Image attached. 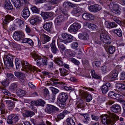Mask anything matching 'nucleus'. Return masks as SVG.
I'll return each mask as SVG.
<instances>
[{
	"label": "nucleus",
	"mask_w": 125,
	"mask_h": 125,
	"mask_svg": "<svg viewBox=\"0 0 125 125\" xmlns=\"http://www.w3.org/2000/svg\"><path fill=\"white\" fill-rule=\"evenodd\" d=\"M64 53L65 55H68V56H73V55H74L73 54L71 53L70 50L68 49H67L65 51Z\"/></svg>",
	"instance_id": "obj_64"
},
{
	"label": "nucleus",
	"mask_w": 125,
	"mask_h": 125,
	"mask_svg": "<svg viewBox=\"0 0 125 125\" xmlns=\"http://www.w3.org/2000/svg\"><path fill=\"white\" fill-rule=\"evenodd\" d=\"M81 10V8H73L72 11V14H76Z\"/></svg>",
	"instance_id": "obj_54"
},
{
	"label": "nucleus",
	"mask_w": 125,
	"mask_h": 125,
	"mask_svg": "<svg viewBox=\"0 0 125 125\" xmlns=\"http://www.w3.org/2000/svg\"><path fill=\"white\" fill-rule=\"evenodd\" d=\"M6 1L4 3V5L5 8H13V6L9 0H5Z\"/></svg>",
	"instance_id": "obj_43"
},
{
	"label": "nucleus",
	"mask_w": 125,
	"mask_h": 125,
	"mask_svg": "<svg viewBox=\"0 0 125 125\" xmlns=\"http://www.w3.org/2000/svg\"><path fill=\"white\" fill-rule=\"evenodd\" d=\"M31 103L36 106L41 105L43 106L45 102L44 100H42L41 99L36 101H31Z\"/></svg>",
	"instance_id": "obj_23"
},
{
	"label": "nucleus",
	"mask_w": 125,
	"mask_h": 125,
	"mask_svg": "<svg viewBox=\"0 0 125 125\" xmlns=\"http://www.w3.org/2000/svg\"><path fill=\"white\" fill-rule=\"evenodd\" d=\"M35 115V113L31 111H26L23 114V115L25 117H31Z\"/></svg>",
	"instance_id": "obj_30"
},
{
	"label": "nucleus",
	"mask_w": 125,
	"mask_h": 125,
	"mask_svg": "<svg viewBox=\"0 0 125 125\" xmlns=\"http://www.w3.org/2000/svg\"><path fill=\"white\" fill-rule=\"evenodd\" d=\"M12 20L11 16L9 15H6L5 17L4 20H3V22L5 24H8L9 22Z\"/></svg>",
	"instance_id": "obj_29"
},
{
	"label": "nucleus",
	"mask_w": 125,
	"mask_h": 125,
	"mask_svg": "<svg viewBox=\"0 0 125 125\" xmlns=\"http://www.w3.org/2000/svg\"><path fill=\"white\" fill-rule=\"evenodd\" d=\"M7 122L9 124H12L18 121L20 119V116L17 114L11 115L8 117Z\"/></svg>",
	"instance_id": "obj_4"
},
{
	"label": "nucleus",
	"mask_w": 125,
	"mask_h": 125,
	"mask_svg": "<svg viewBox=\"0 0 125 125\" xmlns=\"http://www.w3.org/2000/svg\"><path fill=\"white\" fill-rule=\"evenodd\" d=\"M1 83L4 87H6L8 86L9 84V80L8 79H6L3 81Z\"/></svg>",
	"instance_id": "obj_44"
},
{
	"label": "nucleus",
	"mask_w": 125,
	"mask_h": 125,
	"mask_svg": "<svg viewBox=\"0 0 125 125\" xmlns=\"http://www.w3.org/2000/svg\"><path fill=\"white\" fill-rule=\"evenodd\" d=\"M108 96L111 98H115L118 97V95L113 91L110 92L108 94Z\"/></svg>",
	"instance_id": "obj_45"
},
{
	"label": "nucleus",
	"mask_w": 125,
	"mask_h": 125,
	"mask_svg": "<svg viewBox=\"0 0 125 125\" xmlns=\"http://www.w3.org/2000/svg\"><path fill=\"white\" fill-rule=\"evenodd\" d=\"M44 20L48 19L49 17H51L53 15L52 12H43L41 14Z\"/></svg>",
	"instance_id": "obj_21"
},
{
	"label": "nucleus",
	"mask_w": 125,
	"mask_h": 125,
	"mask_svg": "<svg viewBox=\"0 0 125 125\" xmlns=\"http://www.w3.org/2000/svg\"><path fill=\"white\" fill-rule=\"evenodd\" d=\"M82 18L85 20L89 21L94 19V16L93 15L91 14L84 13L83 14Z\"/></svg>",
	"instance_id": "obj_18"
},
{
	"label": "nucleus",
	"mask_w": 125,
	"mask_h": 125,
	"mask_svg": "<svg viewBox=\"0 0 125 125\" xmlns=\"http://www.w3.org/2000/svg\"><path fill=\"white\" fill-rule=\"evenodd\" d=\"M88 9L91 12H95L100 10L101 8H88Z\"/></svg>",
	"instance_id": "obj_61"
},
{
	"label": "nucleus",
	"mask_w": 125,
	"mask_h": 125,
	"mask_svg": "<svg viewBox=\"0 0 125 125\" xmlns=\"http://www.w3.org/2000/svg\"><path fill=\"white\" fill-rule=\"evenodd\" d=\"M48 59L46 57L42 58V64L43 65H47V64Z\"/></svg>",
	"instance_id": "obj_60"
},
{
	"label": "nucleus",
	"mask_w": 125,
	"mask_h": 125,
	"mask_svg": "<svg viewBox=\"0 0 125 125\" xmlns=\"http://www.w3.org/2000/svg\"><path fill=\"white\" fill-rule=\"evenodd\" d=\"M110 109L112 112L115 113L120 112L121 110L120 106L117 104L113 105L111 107Z\"/></svg>",
	"instance_id": "obj_12"
},
{
	"label": "nucleus",
	"mask_w": 125,
	"mask_h": 125,
	"mask_svg": "<svg viewBox=\"0 0 125 125\" xmlns=\"http://www.w3.org/2000/svg\"><path fill=\"white\" fill-rule=\"evenodd\" d=\"M117 72L115 70L113 71L109 75V78L111 80H114L115 79L118 75Z\"/></svg>",
	"instance_id": "obj_27"
},
{
	"label": "nucleus",
	"mask_w": 125,
	"mask_h": 125,
	"mask_svg": "<svg viewBox=\"0 0 125 125\" xmlns=\"http://www.w3.org/2000/svg\"><path fill=\"white\" fill-rule=\"evenodd\" d=\"M71 60L72 62L75 65H78L80 64V62L78 61L73 58H72L71 59Z\"/></svg>",
	"instance_id": "obj_55"
},
{
	"label": "nucleus",
	"mask_w": 125,
	"mask_h": 125,
	"mask_svg": "<svg viewBox=\"0 0 125 125\" xmlns=\"http://www.w3.org/2000/svg\"><path fill=\"white\" fill-rule=\"evenodd\" d=\"M58 47L59 48L61 51L63 52L65 49V47L63 44L60 43L59 44H58Z\"/></svg>",
	"instance_id": "obj_53"
},
{
	"label": "nucleus",
	"mask_w": 125,
	"mask_h": 125,
	"mask_svg": "<svg viewBox=\"0 0 125 125\" xmlns=\"http://www.w3.org/2000/svg\"><path fill=\"white\" fill-rule=\"evenodd\" d=\"M21 64L22 68L24 69V71L27 73L33 72L37 70V68L36 67L34 66L33 67L27 61H22Z\"/></svg>",
	"instance_id": "obj_2"
},
{
	"label": "nucleus",
	"mask_w": 125,
	"mask_h": 125,
	"mask_svg": "<svg viewBox=\"0 0 125 125\" xmlns=\"http://www.w3.org/2000/svg\"><path fill=\"white\" fill-rule=\"evenodd\" d=\"M68 97V96L66 93L62 92L59 94L57 100L59 101H66Z\"/></svg>",
	"instance_id": "obj_11"
},
{
	"label": "nucleus",
	"mask_w": 125,
	"mask_h": 125,
	"mask_svg": "<svg viewBox=\"0 0 125 125\" xmlns=\"http://www.w3.org/2000/svg\"><path fill=\"white\" fill-rule=\"evenodd\" d=\"M78 46V43L77 42H74L71 44V47L73 49L76 48Z\"/></svg>",
	"instance_id": "obj_59"
},
{
	"label": "nucleus",
	"mask_w": 125,
	"mask_h": 125,
	"mask_svg": "<svg viewBox=\"0 0 125 125\" xmlns=\"http://www.w3.org/2000/svg\"><path fill=\"white\" fill-rule=\"evenodd\" d=\"M101 40L104 43L109 44L111 41L110 37L104 33L101 34L100 36Z\"/></svg>",
	"instance_id": "obj_5"
},
{
	"label": "nucleus",
	"mask_w": 125,
	"mask_h": 125,
	"mask_svg": "<svg viewBox=\"0 0 125 125\" xmlns=\"http://www.w3.org/2000/svg\"><path fill=\"white\" fill-rule=\"evenodd\" d=\"M114 33L119 37H121L122 36V32L120 29H117L114 30Z\"/></svg>",
	"instance_id": "obj_47"
},
{
	"label": "nucleus",
	"mask_w": 125,
	"mask_h": 125,
	"mask_svg": "<svg viewBox=\"0 0 125 125\" xmlns=\"http://www.w3.org/2000/svg\"><path fill=\"white\" fill-rule=\"evenodd\" d=\"M84 25L89 28L91 30H96V26L95 24L88 22H85L84 24Z\"/></svg>",
	"instance_id": "obj_26"
},
{
	"label": "nucleus",
	"mask_w": 125,
	"mask_h": 125,
	"mask_svg": "<svg viewBox=\"0 0 125 125\" xmlns=\"http://www.w3.org/2000/svg\"><path fill=\"white\" fill-rule=\"evenodd\" d=\"M22 61H21L20 60L17 58L15 59V65L16 66V68L17 69H19L20 66L21 64Z\"/></svg>",
	"instance_id": "obj_37"
},
{
	"label": "nucleus",
	"mask_w": 125,
	"mask_h": 125,
	"mask_svg": "<svg viewBox=\"0 0 125 125\" xmlns=\"http://www.w3.org/2000/svg\"><path fill=\"white\" fill-rule=\"evenodd\" d=\"M71 60L72 62L75 65H78L80 64V62L78 61L73 58H72L71 59Z\"/></svg>",
	"instance_id": "obj_56"
},
{
	"label": "nucleus",
	"mask_w": 125,
	"mask_h": 125,
	"mask_svg": "<svg viewBox=\"0 0 125 125\" xmlns=\"http://www.w3.org/2000/svg\"><path fill=\"white\" fill-rule=\"evenodd\" d=\"M55 62L60 66H62L63 65V62L59 58H55L54 59Z\"/></svg>",
	"instance_id": "obj_36"
},
{
	"label": "nucleus",
	"mask_w": 125,
	"mask_h": 125,
	"mask_svg": "<svg viewBox=\"0 0 125 125\" xmlns=\"http://www.w3.org/2000/svg\"><path fill=\"white\" fill-rule=\"evenodd\" d=\"M52 82H51L52 84L53 85H56L58 84H66L65 83L62 82H59L60 80L56 78L55 77H53L50 79Z\"/></svg>",
	"instance_id": "obj_16"
},
{
	"label": "nucleus",
	"mask_w": 125,
	"mask_h": 125,
	"mask_svg": "<svg viewBox=\"0 0 125 125\" xmlns=\"http://www.w3.org/2000/svg\"><path fill=\"white\" fill-rule=\"evenodd\" d=\"M50 88L52 91L53 95H55L59 92V90L53 87H50Z\"/></svg>",
	"instance_id": "obj_49"
},
{
	"label": "nucleus",
	"mask_w": 125,
	"mask_h": 125,
	"mask_svg": "<svg viewBox=\"0 0 125 125\" xmlns=\"http://www.w3.org/2000/svg\"><path fill=\"white\" fill-rule=\"evenodd\" d=\"M51 50L52 53L54 54H57L59 52V50L56 47L51 48Z\"/></svg>",
	"instance_id": "obj_62"
},
{
	"label": "nucleus",
	"mask_w": 125,
	"mask_h": 125,
	"mask_svg": "<svg viewBox=\"0 0 125 125\" xmlns=\"http://www.w3.org/2000/svg\"><path fill=\"white\" fill-rule=\"evenodd\" d=\"M10 88L12 91H17V85L16 83H12L10 87Z\"/></svg>",
	"instance_id": "obj_41"
},
{
	"label": "nucleus",
	"mask_w": 125,
	"mask_h": 125,
	"mask_svg": "<svg viewBox=\"0 0 125 125\" xmlns=\"http://www.w3.org/2000/svg\"><path fill=\"white\" fill-rule=\"evenodd\" d=\"M40 18L36 15H33L31 17L30 21V23L34 25L36 23L40 21Z\"/></svg>",
	"instance_id": "obj_13"
},
{
	"label": "nucleus",
	"mask_w": 125,
	"mask_h": 125,
	"mask_svg": "<svg viewBox=\"0 0 125 125\" xmlns=\"http://www.w3.org/2000/svg\"><path fill=\"white\" fill-rule=\"evenodd\" d=\"M21 15L22 17L25 19L27 18L30 15V12L28 8H24Z\"/></svg>",
	"instance_id": "obj_20"
},
{
	"label": "nucleus",
	"mask_w": 125,
	"mask_h": 125,
	"mask_svg": "<svg viewBox=\"0 0 125 125\" xmlns=\"http://www.w3.org/2000/svg\"><path fill=\"white\" fill-rule=\"evenodd\" d=\"M91 117L92 120L96 121H98L99 118V117L98 116L93 114L91 115Z\"/></svg>",
	"instance_id": "obj_63"
},
{
	"label": "nucleus",
	"mask_w": 125,
	"mask_h": 125,
	"mask_svg": "<svg viewBox=\"0 0 125 125\" xmlns=\"http://www.w3.org/2000/svg\"><path fill=\"white\" fill-rule=\"evenodd\" d=\"M67 125H75L76 120L74 118H69L66 120Z\"/></svg>",
	"instance_id": "obj_24"
},
{
	"label": "nucleus",
	"mask_w": 125,
	"mask_h": 125,
	"mask_svg": "<svg viewBox=\"0 0 125 125\" xmlns=\"http://www.w3.org/2000/svg\"><path fill=\"white\" fill-rule=\"evenodd\" d=\"M6 61L8 62L7 65L9 64L10 66L13 67V57L10 54L6 55Z\"/></svg>",
	"instance_id": "obj_17"
},
{
	"label": "nucleus",
	"mask_w": 125,
	"mask_h": 125,
	"mask_svg": "<svg viewBox=\"0 0 125 125\" xmlns=\"http://www.w3.org/2000/svg\"><path fill=\"white\" fill-rule=\"evenodd\" d=\"M111 10L112 12L115 14H119L120 13V11L118 8H112Z\"/></svg>",
	"instance_id": "obj_58"
},
{
	"label": "nucleus",
	"mask_w": 125,
	"mask_h": 125,
	"mask_svg": "<svg viewBox=\"0 0 125 125\" xmlns=\"http://www.w3.org/2000/svg\"><path fill=\"white\" fill-rule=\"evenodd\" d=\"M57 102L59 104V106L61 107H64L65 106L66 101H59L58 100H57Z\"/></svg>",
	"instance_id": "obj_52"
},
{
	"label": "nucleus",
	"mask_w": 125,
	"mask_h": 125,
	"mask_svg": "<svg viewBox=\"0 0 125 125\" xmlns=\"http://www.w3.org/2000/svg\"><path fill=\"white\" fill-rule=\"evenodd\" d=\"M17 95L19 97L23 96L25 94V92L21 89L19 90L18 91Z\"/></svg>",
	"instance_id": "obj_48"
},
{
	"label": "nucleus",
	"mask_w": 125,
	"mask_h": 125,
	"mask_svg": "<svg viewBox=\"0 0 125 125\" xmlns=\"http://www.w3.org/2000/svg\"><path fill=\"white\" fill-rule=\"evenodd\" d=\"M2 92L5 94L9 96H10L11 95V93L6 89H3L2 90Z\"/></svg>",
	"instance_id": "obj_57"
},
{
	"label": "nucleus",
	"mask_w": 125,
	"mask_h": 125,
	"mask_svg": "<svg viewBox=\"0 0 125 125\" xmlns=\"http://www.w3.org/2000/svg\"><path fill=\"white\" fill-rule=\"evenodd\" d=\"M110 84L107 83L104 84L101 87V90L102 93L104 94H106L110 89Z\"/></svg>",
	"instance_id": "obj_10"
},
{
	"label": "nucleus",
	"mask_w": 125,
	"mask_h": 125,
	"mask_svg": "<svg viewBox=\"0 0 125 125\" xmlns=\"http://www.w3.org/2000/svg\"><path fill=\"white\" fill-rule=\"evenodd\" d=\"M91 73L92 78L97 79H100V76L97 74L96 73L94 70H92L91 71Z\"/></svg>",
	"instance_id": "obj_35"
},
{
	"label": "nucleus",
	"mask_w": 125,
	"mask_h": 125,
	"mask_svg": "<svg viewBox=\"0 0 125 125\" xmlns=\"http://www.w3.org/2000/svg\"><path fill=\"white\" fill-rule=\"evenodd\" d=\"M52 23L51 22H46L43 25V28L45 30L49 32H52Z\"/></svg>",
	"instance_id": "obj_15"
},
{
	"label": "nucleus",
	"mask_w": 125,
	"mask_h": 125,
	"mask_svg": "<svg viewBox=\"0 0 125 125\" xmlns=\"http://www.w3.org/2000/svg\"><path fill=\"white\" fill-rule=\"evenodd\" d=\"M26 6L25 8H36L35 6H32L29 2L27 1V0H23Z\"/></svg>",
	"instance_id": "obj_51"
},
{
	"label": "nucleus",
	"mask_w": 125,
	"mask_h": 125,
	"mask_svg": "<svg viewBox=\"0 0 125 125\" xmlns=\"http://www.w3.org/2000/svg\"><path fill=\"white\" fill-rule=\"evenodd\" d=\"M62 36L63 39L64 40V42L69 43L73 41V36L70 34H69L66 33H63L62 34Z\"/></svg>",
	"instance_id": "obj_8"
},
{
	"label": "nucleus",
	"mask_w": 125,
	"mask_h": 125,
	"mask_svg": "<svg viewBox=\"0 0 125 125\" xmlns=\"http://www.w3.org/2000/svg\"><path fill=\"white\" fill-rule=\"evenodd\" d=\"M63 16L61 15H59L57 17L55 20V24L57 25L61 24V22H63L64 20Z\"/></svg>",
	"instance_id": "obj_19"
},
{
	"label": "nucleus",
	"mask_w": 125,
	"mask_h": 125,
	"mask_svg": "<svg viewBox=\"0 0 125 125\" xmlns=\"http://www.w3.org/2000/svg\"><path fill=\"white\" fill-rule=\"evenodd\" d=\"M24 36V33L21 31H15L13 35L14 39L18 41L21 40Z\"/></svg>",
	"instance_id": "obj_7"
},
{
	"label": "nucleus",
	"mask_w": 125,
	"mask_h": 125,
	"mask_svg": "<svg viewBox=\"0 0 125 125\" xmlns=\"http://www.w3.org/2000/svg\"><path fill=\"white\" fill-rule=\"evenodd\" d=\"M81 27V26L79 24L74 23L68 29V31L71 32L73 33L76 32Z\"/></svg>",
	"instance_id": "obj_6"
},
{
	"label": "nucleus",
	"mask_w": 125,
	"mask_h": 125,
	"mask_svg": "<svg viewBox=\"0 0 125 125\" xmlns=\"http://www.w3.org/2000/svg\"><path fill=\"white\" fill-rule=\"evenodd\" d=\"M78 36L79 39L83 40H86L88 38V36L87 33H80Z\"/></svg>",
	"instance_id": "obj_33"
},
{
	"label": "nucleus",
	"mask_w": 125,
	"mask_h": 125,
	"mask_svg": "<svg viewBox=\"0 0 125 125\" xmlns=\"http://www.w3.org/2000/svg\"><path fill=\"white\" fill-rule=\"evenodd\" d=\"M102 73L103 74L109 71L108 67L104 65L101 68Z\"/></svg>",
	"instance_id": "obj_40"
},
{
	"label": "nucleus",
	"mask_w": 125,
	"mask_h": 125,
	"mask_svg": "<svg viewBox=\"0 0 125 125\" xmlns=\"http://www.w3.org/2000/svg\"><path fill=\"white\" fill-rule=\"evenodd\" d=\"M59 109L53 105L47 104L45 111L49 114H54L59 112Z\"/></svg>",
	"instance_id": "obj_3"
},
{
	"label": "nucleus",
	"mask_w": 125,
	"mask_h": 125,
	"mask_svg": "<svg viewBox=\"0 0 125 125\" xmlns=\"http://www.w3.org/2000/svg\"><path fill=\"white\" fill-rule=\"evenodd\" d=\"M5 105L2 103H1L0 105V113L4 114L6 112V110L4 108Z\"/></svg>",
	"instance_id": "obj_42"
},
{
	"label": "nucleus",
	"mask_w": 125,
	"mask_h": 125,
	"mask_svg": "<svg viewBox=\"0 0 125 125\" xmlns=\"http://www.w3.org/2000/svg\"><path fill=\"white\" fill-rule=\"evenodd\" d=\"M92 64L94 67H98L100 66L101 63L100 61H96L93 62Z\"/></svg>",
	"instance_id": "obj_50"
},
{
	"label": "nucleus",
	"mask_w": 125,
	"mask_h": 125,
	"mask_svg": "<svg viewBox=\"0 0 125 125\" xmlns=\"http://www.w3.org/2000/svg\"><path fill=\"white\" fill-rule=\"evenodd\" d=\"M108 47H109V52L110 54H112L115 51V47L110 45H108Z\"/></svg>",
	"instance_id": "obj_46"
},
{
	"label": "nucleus",
	"mask_w": 125,
	"mask_h": 125,
	"mask_svg": "<svg viewBox=\"0 0 125 125\" xmlns=\"http://www.w3.org/2000/svg\"><path fill=\"white\" fill-rule=\"evenodd\" d=\"M51 38L48 35L44 33L41 34V40L43 44L49 42L51 40Z\"/></svg>",
	"instance_id": "obj_14"
},
{
	"label": "nucleus",
	"mask_w": 125,
	"mask_h": 125,
	"mask_svg": "<svg viewBox=\"0 0 125 125\" xmlns=\"http://www.w3.org/2000/svg\"><path fill=\"white\" fill-rule=\"evenodd\" d=\"M59 70L62 76H65L68 74V72L63 68L60 69Z\"/></svg>",
	"instance_id": "obj_39"
},
{
	"label": "nucleus",
	"mask_w": 125,
	"mask_h": 125,
	"mask_svg": "<svg viewBox=\"0 0 125 125\" xmlns=\"http://www.w3.org/2000/svg\"><path fill=\"white\" fill-rule=\"evenodd\" d=\"M9 110H11L14 107V103L11 100H6L5 101Z\"/></svg>",
	"instance_id": "obj_22"
},
{
	"label": "nucleus",
	"mask_w": 125,
	"mask_h": 125,
	"mask_svg": "<svg viewBox=\"0 0 125 125\" xmlns=\"http://www.w3.org/2000/svg\"><path fill=\"white\" fill-rule=\"evenodd\" d=\"M15 7L16 8H18L21 5V1L20 0H11Z\"/></svg>",
	"instance_id": "obj_38"
},
{
	"label": "nucleus",
	"mask_w": 125,
	"mask_h": 125,
	"mask_svg": "<svg viewBox=\"0 0 125 125\" xmlns=\"http://www.w3.org/2000/svg\"><path fill=\"white\" fill-rule=\"evenodd\" d=\"M14 75L18 78L20 81L22 83H24L26 79V75L23 73L18 72H15Z\"/></svg>",
	"instance_id": "obj_9"
},
{
	"label": "nucleus",
	"mask_w": 125,
	"mask_h": 125,
	"mask_svg": "<svg viewBox=\"0 0 125 125\" xmlns=\"http://www.w3.org/2000/svg\"><path fill=\"white\" fill-rule=\"evenodd\" d=\"M15 22L17 25H18L20 28H22L24 26V22L21 19H17L14 21Z\"/></svg>",
	"instance_id": "obj_28"
},
{
	"label": "nucleus",
	"mask_w": 125,
	"mask_h": 125,
	"mask_svg": "<svg viewBox=\"0 0 125 125\" xmlns=\"http://www.w3.org/2000/svg\"><path fill=\"white\" fill-rule=\"evenodd\" d=\"M76 5L73 4L68 2H65L63 4V6L65 8L74 7L76 6Z\"/></svg>",
	"instance_id": "obj_31"
},
{
	"label": "nucleus",
	"mask_w": 125,
	"mask_h": 125,
	"mask_svg": "<svg viewBox=\"0 0 125 125\" xmlns=\"http://www.w3.org/2000/svg\"><path fill=\"white\" fill-rule=\"evenodd\" d=\"M77 106L76 108V109H78L80 108L81 110H83L84 106L83 104V101L81 100H80L79 101L77 102Z\"/></svg>",
	"instance_id": "obj_32"
},
{
	"label": "nucleus",
	"mask_w": 125,
	"mask_h": 125,
	"mask_svg": "<svg viewBox=\"0 0 125 125\" xmlns=\"http://www.w3.org/2000/svg\"><path fill=\"white\" fill-rule=\"evenodd\" d=\"M22 42L27 43L31 46L33 45V42L32 40L31 39L28 38H24L22 40Z\"/></svg>",
	"instance_id": "obj_34"
},
{
	"label": "nucleus",
	"mask_w": 125,
	"mask_h": 125,
	"mask_svg": "<svg viewBox=\"0 0 125 125\" xmlns=\"http://www.w3.org/2000/svg\"><path fill=\"white\" fill-rule=\"evenodd\" d=\"M82 94L83 97L86 98V100L87 102H90L92 99V96L87 92H83Z\"/></svg>",
	"instance_id": "obj_25"
},
{
	"label": "nucleus",
	"mask_w": 125,
	"mask_h": 125,
	"mask_svg": "<svg viewBox=\"0 0 125 125\" xmlns=\"http://www.w3.org/2000/svg\"><path fill=\"white\" fill-rule=\"evenodd\" d=\"M100 117L102 118V121L103 124L104 125H108L112 123L114 124L113 120L119 119L120 121L122 122L124 121V118L121 117L120 118L115 114L108 111L107 114L104 115H102L100 116Z\"/></svg>",
	"instance_id": "obj_1"
}]
</instances>
